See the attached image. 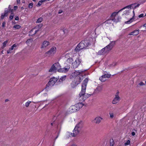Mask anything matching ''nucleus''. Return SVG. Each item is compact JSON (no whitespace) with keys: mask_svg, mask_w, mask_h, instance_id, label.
<instances>
[{"mask_svg":"<svg viewBox=\"0 0 146 146\" xmlns=\"http://www.w3.org/2000/svg\"><path fill=\"white\" fill-rule=\"evenodd\" d=\"M139 5V4H133L124 7L120 10L121 11L122 10H125L123 12L124 13L123 15H125L126 18L129 19L128 21L125 22V23H129L133 21L134 19L133 17L135 15L134 9L138 7Z\"/></svg>","mask_w":146,"mask_h":146,"instance_id":"f257e3e1","label":"nucleus"},{"mask_svg":"<svg viewBox=\"0 0 146 146\" xmlns=\"http://www.w3.org/2000/svg\"><path fill=\"white\" fill-rule=\"evenodd\" d=\"M88 80L86 78L84 81V83L82 86V90L79 96L77 97V99L80 101H84L86 99L85 92L86 91V87L87 84Z\"/></svg>","mask_w":146,"mask_h":146,"instance_id":"f03ea898","label":"nucleus"},{"mask_svg":"<svg viewBox=\"0 0 146 146\" xmlns=\"http://www.w3.org/2000/svg\"><path fill=\"white\" fill-rule=\"evenodd\" d=\"M115 44V42H112L108 45L99 50L98 52V55H103L108 53L113 48Z\"/></svg>","mask_w":146,"mask_h":146,"instance_id":"7ed1b4c3","label":"nucleus"},{"mask_svg":"<svg viewBox=\"0 0 146 146\" xmlns=\"http://www.w3.org/2000/svg\"><path fill=\"white\" fill-rule=\"evenodd\" d=\"M82 127V123L79 122L75 127L73 131V133L70 134L73 137H75L78 135L81 131Z\"/></svg>","mask_w":146,"mask_h":146,"instance_id":"20e7f679","label":"nucleus"},{"mask_svg":"<svg viewBox=\"0 0 146 146\" xmlns=\"http://www.w3.org/2000/svg\"><path fill=\"white\" fill-rule=\"evenodd\" d=\"M87 41H83L79 43L75 49V50L78 52L80 50L85 48L88 46Z\"/></svg>","mask_w":146,"mask_h":146,"instance_id":"39448f33","label":"nucleus"},{"mask_svg":"<svg viewBox=\"0 0 146 146\" xmlns=\"http://www.w3.org/2000/svg\"><path fill=\"white\" fill-rule=\"evenodd\" d=\"M56 48L55 47L53 46L45 53L44 55L46 56L50 57L53 56L56 53Z\"/></svg>","mask_w":146,"mask_h":146,"instance_id":"423d86ee","label":"nucleus"},{"mask_svg":"<svg viewBox=\"0 0 146 146\" xmlns=\"http://www.w3.org/2000/svg\"><path fill=\"white\" fill-rule=\"evenodd\" d=\"M82 80V79L80 76H76L74 81L71 84L72 86V87H74L76 86L80 83Z\"/></svg>","mask_w":146,"mask_h":146,"instance_id":"0eeeda50","label":"nucleus"},{"mask_svg":"<svg viewBox=\"0 0 146 146\" xmlns=\"http://www.w3.org/2000/svg\"><path fill=\"white\" fill-rule=\"evenodd\" d=\"M120 11H119L118 12H114L111 15V20L113 21L114 22H117L119 21V18L118 16H117L118 12Z\"/></svg>","mask_w":146,"mask_h":146,"instance_id":"6e6552de","label":"nucleus"},{"mask_svg":"<svg viewBox=\"0 0 146 146\" xmlns=\"http://www.w3.org/2000/svg\"><path fill=\"white\" fill-rule=\"evenodd\" d=\"M119 92H117L116 93L115 97L112 102V103L113 104H115L119 102L120 100V98L119 96Z\"/></svg>","mask_w":146,"mask_h":146,"instance_id":"1a4fd4ad","label":"nucleus"},{"mask_svg":"<svg viewBox=\"0 0 146 146\" xmlns=\"http://www.w3.org/2000/svg\"><path fill=\"white\" fill-rule=\"evenodd\" d=\"M50 44V43L49 41H44L42 43L40 48L42 50H45Z\"/></svg>","mask_w":146,"mask_h":146,"instance_id":"9d476101","label":"nucleus"},{"mask_svg":"<svg viewBox=\"0 0 146 146\" xmlns=\"http://www.w3.org/2000/svg\"><path fill=\"white\" fill-rule=\"evenodd\" d=\"M81 60L78 58H77L75 61L72 63V65L74 68H76L78 67L80 64Z\"/></svg>","mask_w":146,"mask_h":146,"instance_id":"9b49d317","label":"nucleus"},{"mask_svg":"<svg viewBox=\"0 0 146 146\" xmlns=\"http://www.w3.org/2000/svg\"><path fill=\"white\" fill-rule=\"evenodd\" d=\"M57 81V79L55 78H51L48 82V84L50 86H53Z\"/></svg>","mask_w":146,"mask_h":146,"instance_id":"f8f14e48","label":"nucleus"},{"mask_svg":"<svg viewBox=\"0 0 146 146\" xmlns=\"http://www.w3.org/2000/svg\"><path fill=\"white\" fill-rule=\"evenodd\" d=\"M102 119V118L100 117H97L92 120V122L96 124H99L100 122Z\"/></svg>","mask_w":146,"mask_h":146,"instance_id":"ddd939ff","label":"nucleus"},{"mask_svg":"<svg viewBox=\"0 0 146 146\" xmlns=\"http://www.w3.org/2000/svg\"><path fill=\"white\" fill-rule=\"evenodd\" d=\"M77 111L79 110L83 106V104L82 103H78L74 105Z\"/></svg>","mask_w":146,"mask_h":146,"instance_id":"4468645a","label":"nucleus"},{"mask_svg":"<svg viewBox=\"0 0 146 146\" xmlns=\"http://www.w3.org/2000/svg\"><path fill=\"white\" fill-rule=\"evenodd\" d=\"M110 74H104L100 78V80H101V81L104 82L105 81V80L104 79V78H109L110 77Z\"/></svg>","mask_w":146,"mask_h":146,"instance_id":"2eb2a0df","label":"nucleus"},{"mask_svg":"<svg viewBox=\"0 0 146 146\" xmlns=\"http://www.w3.org/2000/svg\"><path fill=\"white\" fill-rule=\"evenodd\" d=\"M8 9H5L4 13H2L1 15V20L3 19L5 16L8 15Z\"/></svg>","mask_w":146,"mask_h":146,"instance_id":"dca6fc26","label":"nucleus"},{"mask_svg":"<svg viewBox=\"0 0 146 146\" xmlns=\"http://www.w3.org/2000/svg\"><path fill=\"white\" fill-rule=\"evenodd\" d=\"M139 30H135L134 31L130 33L129 34V35L136 36L138 35L139 33Z\"/></svg>","mask_w":146,"mask_h":146,"instance_id":"f3484780","label":"nucleus"},{"mask_svg":"<svg viewBox=\"0 0 146 146\" xmlns=\"http://www.w3.org/2000/svg\"><path fill=\"white\" fill-rule=\"evenodd\" d=\"M70 68H60L58 70V71L59 72H67L69 70Z\"/></svg>","mask_w":146,"mask_h":146,"instance_id":"a211bd4d","label":"nucleus"},{"mask_svg":"<svg viewBox=\"0 0 146 146\" xmlns=\"http://www.w3.org/2000/svg\"><path fill=\"white\" fill-rule=\"evenodd\" d=\"M53 65L54 66V67H55L56 70H57V71L60 67V64H59V63L58 62L54 64Z\"/></svg>","mask_w":146,"mask_h":146,"instance_id":"6ab92c4d","label":"nucleus"},{"mask_svg":"<svg viewBox=\"0 0 146 146\" xmlns=\"http://www.w3.org/2000/svg\"><path fill=\"white\" fill-rule=\"evenodd\" d=\"M56 71V68L54 67V66L53 65L49 70V72H55Z\"/></svg>","mask_w":146,"mask_h":146,"instance_id":"aec40b11","label":"nucleus"},{"mask_svg":"<svg viewBox=\"0 0 146 146\" xmlns=\"http://www.w3.org/2000/svg\"><path fill=\"white\" fill-rule=\"evenodd\" d=\"M70 111L72 112H75L77 111L74 106H72L70 108Z\"/></svg>","mask_w":146,"mask_h":146,"instance_id":"412c9836","label":"nucleus"},{"mask_svg":"<svg viewBox=\"0 0 146 146\" xmlns=\"http://www.w3.org/2000/svg\"><path fill=\"white\" fill-rule=\"evenodd\" d=\"M67 61L69 64H72V63H73V59L71 58H69L67 59Z\"/></svg>","mask_w":146,"mask_h":146,"instance_id":"4be33fe9","label":"nucleus"},{"mask_svg":"<svg viewBox=\"0 0 146 146\" xmlns=\"http://www.w3.org/2000/svg\"><path fill=\"white\" fill-rule=\"evenodd\" d=\"M109 114L110 115V117L111 118H113L115 116V115L114 113L113 112H110L109 113Z\"/></svg>","mask_w":146,"mask_h":146,"instance_id":"5701e85b","label":"nucleus"},{"mask_svg":"<svg viewBox=\"0 0 146 146\" xmlns=\"http://www.w3.org/2000/svg\"><path fill=\"white\" fill-rule=\"evenodd\" d=\"M21 27V26L19 25H16L14 26L13 28L15 29H20Z\"/></svg>","mask_w":146,"mask_h":146,"instance_id":"b1692460","label":"nucleus"},{"mask_svg":"<svg viewBox=\"0 0 146 146\" xmlns=\"http://www.w3.org/2000/svg\"><path fill=\"white\" fill-rule=\"evenodd\" d=\"M8 42V40H7L6 41L4 42L3 43V46H2L1 48H2L3 49L6 46Z\"/></svg>","mask_w":146,"mask_h":146,"instance_id":"393cba45","label":"nucleus"},{"mask_svg":"<svg viewBox=\"0 0 146 146\" xmlns=\"http://www.w3.org/2000/svg\"><path fill=\"white\" fill-rule=\"evenodd\" d=\"M145 85V84H144L143 82H140L137 85V87H139L140 86H143Z\"/></svg>","mask_w":146,"mask_h":146,"instance_id":"a878e982","label":"nucleus"},{"mask_svg":"<svg viewBox=\"0 0 146 146\" xmlns=\"http://www.w3.org/2000/svg\"><path fill=\"white\" fill-rule=\"evenodd\" d=\"M42 18L41 17H40L37 19L36 22L37 23H40L42 21Z\"/></svg>","mask_w":146,"mask_h":146,"instance_id":"bb28decb","label":"nucleus"},{"mask_svg":"<svg viewBox=\"0 0 146 146\" xmlns=\"http://www.w3.org/2000/svg\"><path fill=\"white\" fill-rule=\"evenodd\" d=\"M70 134L69 132H68L66 133L65 136V138L66 139L70 137Z\"/></svg>","mask_w":146,"mask_h":146,"instance_id":"cd10ccee","label":"nucleus"},{"mask_svg":"<svg viewBox=\"0 0 146 146\" xmlns=\"http://www.w3.org/2000/svg\"><path fill=\"white\" fill-rule=\"evenodd\" d=\"M31 102L30 101H28V102H26L25 104V106L27 108L28 107Z\"/></svg>","mask_w":146,"mask_h":146,"instance_id":"c85d7f7f","label":"nucleus"},{"mask_svg":"<svg viewBox=\"0 0 146 146\" xmlns=\"http://www.w3.org/2000/svg\"><path fill=\"white\" fill-rule=\"evenodd\" d=\"M110 142V146H113L114 143L113 139L111 140Z\"/></svg>","mask_w":146,"mask_h":146,"instance_id":"c756f323","label":"nucleus"},{"mask_svg":"<svg viewBox=\"0 0 146 146\" xmlns=\"http://www.w3.org/2000/svg\"><path fill=\"white\" fill-rule=\"evenodd\" d=\"M17 46V45L15 44H14L12 45L11 47L9 48L10 50H12L14 49V48L16 47Z\"/></svg>","mask_w":146,"mask_h":146,"instance_id":"7c9ffc66","label":"nucleus"},{"mask_svg":"<svg viewBox=\"0 0 146 146\" xmlns=\"http://www.w3.org/2000/svg\"><path fill=\"white\" fill-rule=\"evenodd\" d=\"M32 41V40L31 39H28L27 41L26 42L28 44H30V43H31Z\"/></svg>","mask_w":146,"mask_h":146,"instance_id":"2f4dec72","label":"nucleus"},{"mask_svg":"<svg viewBox=\"0 0 146 146\" xmlns=\"http://www.w3.org/2000/svg\"><path fill=\"white\" fill-rule=\"evenodd\" d=\"M130 141L129 140H128L125 143L124 145L125 146L128 145L130 144Z\"/></svg>","mask_w":146,"mask_h":146,"instance_id":"473e14b6","label":"nucleus"},{"mask_svg":"<svg viewBox=\"0 0 146 146\" xmlns=\"http://www.w3.org/2000/svg\"><path fill=\"white\" fill-rule=\"evenodd\" d=\"M33 6V4L32 3H30L29 5V7L30 9H32Z\"/></svg>","mask_w":146,"mask_h":146,"instance_id":"72a5a7b5","label":"nucleus"},{"mask_svg":"<svg viewBox=\"0 0 146 146\" xmlns=\"http://www.w3.org/2000/svg\"><path fill=\"white\" fill-rule=\"evenodd\" d=\"M66 76H64L62 77L59 80L60 81V80H61V81H63V80H65V78H66Z\"/></svg>","mask_w":146,"mask_h":146,"instance_id":"f704fd0d","label":"nucleus"},{"mask_svg":"<svg viewBox=\"0 0 146 146\" xmlns=\"http://www.w3.org/2000/svg\"><path fill=\"white\" fill-rule=\"evenodd\" d=\"M85 95L86 96V99L87 98H88L90 96V94H86L85 92Z\"/></svg>","mask_w":146,"mask_h":146,"instance_id":"c9c22d12","label":"nucleus"},{"mask_svg":"<svg viewBox=\"0 0 146 146\" xmlns=\"http://www.w3.org/2000/svg\"><path fill=\"white\" fill-rule=\"evenodd\" d=\"M42 2L41 1L38 2L37 5H38L39 6H40L42 4Z\"/></svg>","mask_w":146,"mask_h":146,"instance_id":"e433bc0d","label":"nucleus"},{"mask_svg":"<svg viewBox=\"0 0 146 146\" xmlns=\"http://www.w3.org/2000/svg\"><path fill=\"white\" fill-rule=\"evenodd\" d=\"M116 63H113L112 64L110 65V66L111 67L112 66H115L116 65Z\"/></svg>","mask_w":146,"mask_h":146,"instance_id":"4c0bfd02","label":"nucleus"},{"mask_svg":"<svg viewBox=\"0 0 146 146\" xmlns=\"http://www.w3.org/2000/svg\"><path fill=\"white\" fill-rule=\"evenodd\" d=\"M13 17V15H10L9 16V19L10 20H12Z\"/></svg>","mask_w":146,"mask_h":146,"instance_id":"58836bf2","label":"nucleus"},{"mask_svg":"<svg viewBox=\"0 0 146 146\" xmlns=\"http://www.w3.org/2000/svg\"><path fill=\"white\" fill-rule=\"evenodd\" d=\"M70 54L69 53H67L65 55V57L66 58H68L70 56Z\"/></svg>","mask_w":146,"mask_h":146,"instance_id":"ea45409f","label":"nucleus"},{"mask_svg":"<svg viewBox=\"0 0 146 146\" xmlns=\"http://www.w3.org/2000/svg\"><path fill=\"white\" fill-rule=\"evenodd\" d=\"M144 15L143 14H141L139 15V18H141L143 17Z\"/></svg>","mask_w":146,"mask_h":146,"instance_id":"a19ab883","label":"nucleus"},{"mask_svg":"<svg viewBox=\"0 0 146 146\" xmlns=\"http://www.w3.org/2000/svg\"><path fill=\"white\" fill-rule=\"evenodd\" d=\"M15 20H19V18L18 16H16L15 18Z\"/></svg>","mask_w":146,"mask_h":146,"instance_id":"79ce46f5","label":"nucleus"},{"mask_svg":"<svg viewBox=\"0 0 146 146\" xmlns=\"http://www.w3.org/2000/svg\"><path fill=\"white\" fill-rule=\"evenodd\" d=\"M5 22H3L2 23V26L3 27H4L5 26Z\"/></svg>","mask_w":146,"mask_h":146,"instance_id":"37998d69","label":"nucleus"},{"mask_svg":"<svg viewBox=\"0 0 146 146\" xmlns=\"http://www.w3.org/2000/svg\"><path fill=\"white\" fill-rule=\"evenodd\" d=\"M62 10H59V11H58V14H60L61 13H62Z\"/></svg>","mask_w":146,"mask_h":146,"instance_id":"c03bdc74","label":"nucleus"},{"mask_svg":"<svg viewBox=\"0 0 146 146\" xmlns=\"http://www.w3.org/2000/svg\"><path fill=\"white\" fill-rule=\"evenodd\" d=\"M131 134H132V135L134 136L135 135V132H132L131 133Z\"/></svg>","mask_w":146,"mask_h":146,"instance_id":"a18cd8bd","label":"nucleus"},{"mask_svg":"<svg viewBox=\"0 0 146 146\" xmlns=\"http://www.w3.org/2000/svg\"><path fill=\"white\" fill-rule=\"evenodd\" d=\"M70 146H78L77 145L75 144H72Z\"/></svg>","mask_w":146,"mask_h":146,"instance_id":"49530a36","label":"nucleus"},{"mask_svg":"<svg viewBox=\"0 0 146 146\" xmlns=\"http://www.w3.org/2000/svg\"><path fill=\"white\" fill-rule=\"evenodd\" d=\"M18 7L17 6H15L14 7V10H16L17 9V8Z\"/></svg>","mask_w":146,"mask_h":146,"instance_id":"de8ad7c7","label":"nucleus"},{"mask_svg":"<svg viewBox=\"0 0 146 146\" xmlns=\"http://www.w3.org/2000/svg\"><path fill=\"white\" fill-rule=\"evenodd\" d=\"M17 4H19L20 3V0H17Z\"/></svg>","mask_w":146,"mask_h":146,"instance_id":"09e8293b","label":"nucleus"},{"mask_svg":"<svg viewBox=\"0 0 146 146\" xmlns=\"http://www.w3.org/2000/svg\"><path fill=\"white\" fill-rule=\"evenodd\" d=\"M11 50H10L9 49V50H7V52L8 54H9V53H10V51Z\"/></svg>","mask_w":146,"mask_h":146,"instance_id":"8fccbe9b","label":"nucleus"},{"mask_svg":"<svg viewBox=\"0 0 146 146\" xmlns=\"http://www.w3.org/2000/svg\"><path fill=\"white\" fill-rule=\"evenodd\" d=\"M8 8H9V10L10 9H11V7H10V5H9V7H8Z\"/></svg>","mask_w":146,"mask_h":146,"instance_id":"3c124183","label":"nucleus"},{"mask_svg":"<svg viewBox=\"0 0 146 146\" xmlns=\"http://www.w3.org/2000/svg\"><path fill=\"white\" fill-rule=\"evenodd\" d=\"M77 73V72H75L74 73V75H76V74Z\"/></svg>","mask_w":146,"mask_h":146,"instance_id":"603ef678","label":"nucleus"},{"mask_svg":"<svg viewBox=\"0 0 146 146\" xmlns=\"http://www.w3.org/2000/svg\"><path fill=\"white\" fill-rule=\"evenodd\" d=\"M9 101V100L8 99H6V100H5V102H7Z\"/></svg>","mask_w":146,"mask_h":146,"instance_id":"864d4df0","label":"nucleus"},{"mask_svg":"<svg viewBox=\"0 0 146 146\" xmlns=\"http://www.w3.org/2000/svg\"><path fill=\"white\" fill-rule=\"evenodd\" d=\"M24 9V8H23V7H21V10H23V9Z\"/></svg>","mask_w":146,"mask_h":146,"instance_id":"5fc2aeb1","label":"nucleus"},{"mask_svg":"<svg viewBox=\"0 0 146 146\" xmlns=\"http://www.w3.org/2000/svg\"><path fill=\"white\" fill-rule=\"evenodd\" d=\"M144 26L145 27H146V23L144 25Z\"/></svg>","mask_w":146,"mask_h":146,"instance_id":"6e6d98bb","label":"nucleus"},{"mask_svg":"<svg viewBox=\"0 0 146 146\" xmlns=\"http://www.w3.org/2000/svg\"><path fill=\"white\" fill-rule=\"evenodd\" d=\"M46 0H41V1L42 2H43L44 1H45Z\"/></svg>","mask_w":146,"mask_h":146,"instance_id":"4d7b16f0","label":"nucleus"},{"mask_svg":"<svg viewBox=\"0 0 146 146\" xmlns=\"http://www.w3.org/2000/svg\"><path fill=\"white\" fill-rule=\"evenodd\" d=\"M38 30H36V31H35V33H36L37 32H38Z\"/></svg>","mask_w":146,"mask_h":146,"instance_id":"13d9d810","label":"nucleus"},{"mask_svg":"<svg viewBox=\"0 0 146 146\" xmlns=\"http://www.w3.org/2000/svg\"><path fill=\"white\" fill-rule=\"evenodd\" d=\"M51 125H53V123H51Z\"/></svg>","mask_w":146,"mask_h":146,"instance_id":"bf43d9fd","label":"nucleus"},{"mask_svg":"<svg viewBox=\"0 0 146 146\" xmlns=\"http://www.w3.org/2000/svg\"><path fill=\"white\" fill-rule=\"evenodd\" d=\"M34 1H35L36 0H33Z\"/></svg>","mask_w":146,"mask_h":146,"instance_id":"052dcab7","label":"nucleus"},{"mask_svg":"<svg viewBox=\"0 0 146 146\" xmlns=\"http://www.w3.org/2000/svg\"><path fill=\"white\" fill-rule=\"evenodd\" d=\"M145 16H146V13L145 14Z\"/></svg>","mask_w":146,"mask_h":146,"instance_id":"680f3d73","label":"nucleus"},{"mask_svg":"<svg viewBox=\"0 0 146 146\" xmlns=\"http://www.w3.org/2000/svg\"><path fill=\"white\" fill-rule=\"evenodd\" d=\"M13 11V9L11 10V11Z\"/></svg>","mask_w":146,"mask_h":146,"instance_id":"e2e57ef3","label":"nucleus"},{"mask_svg":"<svg viewBox=\"0 0 146 146\" xmlns=\"http://www.w3.org/2000/svg\"><path fill=\"white\" fill-rule=\"evenodd\" d=\"M145 83H146V81L145 82Z\"/></svg>","mask_w":146,"mask_h":146,"instance_id":"0e129e2a","label":"nucleus"}]
</instances>
